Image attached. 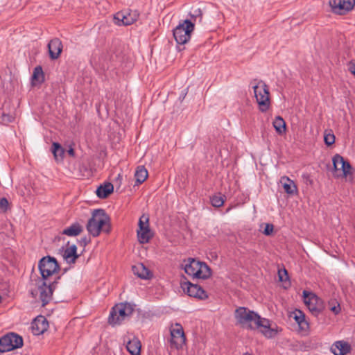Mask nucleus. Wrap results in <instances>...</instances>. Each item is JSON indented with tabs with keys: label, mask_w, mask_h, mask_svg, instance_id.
Masks as SVG:
<instances>
[{
	"label": "nucleus",
	"mask_w": 355,
	"mask_h": 355,
	"mask_svg": "<svg viewBox=\"0 0 355 355\" xmlns=\"http://www.w3.org/2000/svg\"><path fill=\"white\" fill-rule=\"evenodd\" d=\"M304 302L309 311L315 315H318L323 309L322 300L315 294L304 291Z\"/></svg>",
	"instance_id": "obj_11"
},
{
	"label": "nucleus",
	"mask_w": 355,
	"mask_h": 355,
	"mask_svg": "<svg viewBox=\"0 0 355 355\" xmlns=\"http://www.w3.org/2000/svg\"><path fill=\"white\" fill-rule=\"evenodd\" d=\"M49 56L52 60L57 59L62 50V44L58 38L51 40L48 44Z\"/></svg>",
	"instance_id": "obj_19"
},
{
	"label": "nucleus",
	"mask_w": 355,
	"mask_h": 355,
	"mask_svg": "<svg viewBox=\"0 0 355 355\" xmlns=\"http://www.w3.org/2000/svg\"><path fill=\"white\" fill-rule=\"evenodd\" d=\"M82 232L83 227L78 223H75L65 228L62 231V234L69 236H76L79 235Z\"/></svg>",
	"instance_id": "obj_26"
},
{
	"label": "nucleus",
	"mask_w": 355,
	"mask_h": 355,
	"mask_svg": "<svg viewBox=\"0 0 355 355\" xmlns=\"http://www.w3.org/2000/svg\"><path fill=\"white\" fill-rule=\"evenodd\" d=\"M258 329L259 331L267 338H275L279 330L277 327H272L270 321L266 318L259 316L254 325V329Z\"/></svg>",
	"instance_id": "obj_12"
},
{
	"label": "nucleus",
	"mask_w": 355,
	"mask_h": 355,
	"mask_svg": "<svg viewBox=\"0 0 355 355\" xmlns=\"http://www.w3.org/2000/svg\"><path fill=\"white\" fill-rule=\"evenodd\" d=\"M122 181V175L121 173H119L117 177L116 178L115 182L119 184V186L121 185Z\"/></svg>",
	"instance_id": "obj_39"
},
{
	"label": "nucleus",
	"mask_w": 355,
	"mask_h": 355,
	"mask_svg": "<svg viewBox=\"0 0 355 355\" xmlns=\"http://www.w3.org/2000/svg\"><path fill=\"white\" fill-rule=\"evenodd\" d=\"M138 18L139 14L137 11H121L114 15V20L119 26H129L135 22Z\"/></svg>",
	"instance_id": "obj_15"
},
{
	"label": "nucleus",
	"mask_w": 355,
	"mask_h": 355,
	"mask_svg": "<svg viewBox=\"0 0 355 355\" xmlns=\"http://www.w3.org/2000/svg\"><path fill=\"white\" fill-rule=\"evenodd\" d=\"M278 275L279 281L281 282L285 281L288 278V273L286 269L279 270Z\"/></svg>",
	"instance_id": "obj_38"
},
{
	"label": "nucleus",
	"mask_w": 355,
	"mask_h": 355,
	"mask_svg": "<svg viewBox=\"0 0 355 355\" xmlns=\"http://www.w3.org/2000/svg\"><path fill=\"white\" fill-rule=\"evenodd\" d=\"M138 225L137 234L139 242L142 244L148 243L153 236L150 229L148 216L143 214L139 218Z\"/></svg>",
	"instance_id": "obj_9"
},
{
	"label": "nucleus",
	"mask_w": 355,
	"mask_h": 355,
	"mask_svg": "<svg viewBox=\"0 0 355 355\" xmlns=\"http://www.w3.org/2000/svg\"><path fill=\"white\" fill-rule=\"evenodd\" d=\"M135 310V306L130 303H120L112 307L108 318V322L113 325L121 324L128 319Z\"/></svg>",
	"instance_id": "obj_4"
},
{
	"label": "nucleus",
	"mask_w": 355,
	"mask_h": 355,
	"mask_svg": "<svg viewBox=\"0 0 355 355\" xmlns=\"http://www.w3.org/2000/svg\"><path fill=\"white\" fill-rule=\"evenodd\" d=\"M126 349L131 355H140L141 343L137 338L129 340L126 344Z\"/></svg>",
	"instance_id": "obj_21"
},
{
	"label": "nucleus",
	"mask_w": 355,
	"mask_h": 355,
	"mask_svg": "<svg viewBox=\"0 0 355 355\" xmlns=\"http://www.w3.org/2000/svg\"><path fill=\"white\" fill-rule=\"evenodd\" d=\"M332 162L334 168V176L338 178H346L351 173L352 166L350 164L345 160L341 155L338 154L334 155Z\"/></svg>",
	"instance_id": "obj_10"
},
{
	"label": "nucleus",
	"mask_w": 355,
	"mask_h": 355,
	"mask_svg": "<svg viewBox=\"0 0 355 355\" xmlns=\"http://www.w3.org/2000/svg\"><path fill=\"white\" fill-rule=\"evenodd\" d=\"M281 183L283 185L284 189L288 194H294L297 193V187L294 182L287 177H282Z\"/></svg>",
	"instance_id": "obj_25"
},
{
	"label": "nucleus",
	"mask_w": 355,
	"mask_h": 355,
	"mask_svg": "<svg viewBox=\"0 0 355 355\" xmlns=\"http://www.w3.org/2000/svg\"><path fill=\"white\" fill-rule=\"evenodd\" d=\"M328 305L329 307V309L335 314L337 315L340 312V304L334 300H331L329 301Z\"/></svg>",
	"instance_id": "obj_32"
},
{
	"label": "nucleus",
	"mask_w": 355,
	"mask_h": 355,
	"mask_svg": "<svg viewBox=\"0 0 355 355\" xmlns=\"http://www.w3.org/2000/svg\"><path fill=\"white\" fill-rule=\"evenodd\" d=\"M110 218L102 209H95L87 224V230L94 237L98 236L101 232L108 233L110 230Z\"/></svg>",
	"instance_id": "obj_2"
},
{
	"label": "nucleus",
	"mask_w": 355,
	"mask_h": 355,
	"mask_svg": "<svg viewBox=\"0 0 355 355\" xmlns=\"http://www.w3.org/2000/svg\"><path fill=\"white\" fill-rule=\"evenodd\" d=\"M171 343L175 349L182 347L186 341L185 335L181 324L176 323L171 329Z\"/></svg>",
	"instance_id": "obj_14"
},
{
	"label": "nucleus",
	"mask_w": 355,
	"mask_h": 355,
	"mask_svg": "<svg viewBox=\"0 0 355 355\" xmlns=\"http://www.w3.org/2000/svg\"><path fill=\"white\" fill-rule=\"evenodd\" d=\"M14 120V117L10 114H2L1 116V122L3 123H8L12 122Z\"/></svg>",
	"instance_id": "obj_36"
},
{
	"label": "nucleus",
	"mask_w": 355,
	"mask_h": 355,
	"mask_svg": "<svg viewBox=\"0 0 355 355\" xmlns=\"http://www.w3.org/2000/svg\"><path fill=\"white\" fill-rule=\"evenodd\" d=\"M251 85L254 90V97L259 105V110L266 112L270 107V100L268 85L263 80H254Z\"/></svg>",
	"instance_id": "obj_3"
},
{
	"label": "nucleus",
	"mask_w": 355,
	"mask_h": 355,
	"mask_svg": "<svg viewBox=\"0 0 355 355\" xmlns=\"http://www.w3.org/2000/svg\"><path fill=\"white\" fill-rule=\"evenodd\" d=\"M330 350L334 355H346L351 352L352 347L346 341L338 340L333 343Z\"/></svg>",
	"instance_id": "obj_18"
},
{
	"label": "nucleus",
	"mask_w": 355,
	"mask_h": 355,
	"mask_svg": "<svg viewBox=\"0 0 355 355\" xmlns=\"http://www.w3.org/2000/svg\"><path fill=\"white\" fill-rule=\"evenodd\" d=\"M135 177L137 184H140L148 178V171L144 166H139L135 171Z\"/></svg>",
	"instance_id": "obj_28"
},
{
	"label": "nucleus",
	"mask_w": 355,
	"mask_h": 355,
	"mask_svg": "<svg viewBox=\"0 0 355 355\" xmlns=\"http://www.w3.org/2000/svg\"><path fill=\"white\" fill-rule=\"evenodd\" d=\"M243 355H252V354H250V353L246 352V353H244Z\"/></svg>",
	"instance_id": "obj_42"
},
{
	"label": "nucleus",
	"mask_w": 355,
	"mask_h": 355,
	"mask_svg": "<svg viewBox=\"0 0 355 355\" xmlns=\"http://www.w3.org/2000/svg\"><path fill=\"white\" fill-rule=\"evenodd\" d=\"M81 243H83V244L85 245L87 243V240L86 238H84L81 240Z\"/></svg>",
	"instance_id": "obj_41"
},
{
	"label": "nucleus",
	"mask_w": 355,
	"mask_h": 355,
	"mask_svg": "<svg viewBox=\"0 0 355 355\" xmlns=\"http://www.w3.org/2000/svg\"><path fill=\"white\" fill-rule=\"evenodd\" d=\"M49 323L46 319L42 316L39 315L31 323V330L34 335L40 336L47 330Z\"/></svg>",
	"instance_id": "obj_17"
},
{
	"label": "nucleus",
	"mask_w": 355,
	"mask_h": 355,
	"mask_svg": "<svg viewBox=\"0 0 355 355\" xmlns=\"http://www.w3.org/2000/svg\"><path fill=\"white\" fill-rule=\"evenodd\" d=\"M193 31V25L187 21H182L173 30V36L178 44H184L189 41Z\"/></svg>",
	"instance_id": "obj_8"
},
{
	"label": "nucleus",
	"mask_w": 355,
	"mask_h": 355,
	"mask_svg": "<svg viewBox=\"0 0 355 355\" xmlns=\"http://www.w3.org/2000/svg\"><path fill=\"white\" fill-rule=\"evenodd\" d=\"M132 270L135 275L143 279H148L152 276L150 271L141 263L133 266Z\"/></svg>",
	"instance_id": "obj_20"
},
{
	"label": "nucleus",
	"mask_w": 355,
	"mask_h": 355,
	"mask_svg": "<svg viewBox=\"0 0 355 355\" xmlns=\"http://www.w3.org/2000/svg\"><path fill=\"white\" fill-rule=\"evenodd\" d=\"M329 3L334 13L345 15L353 9L355 0H330Z\"/></svg>",
	"instance_id": "obj_13"
},
{
	"label": "nucleus",
	"mask_w": 355,
	"mask_h": 355,
	"mask_svg": "<svg viewBox=\"0 0 355 355\" xmlns=\"http://www.w3.org/2000/svg\"><path fill=\"white\" fill-rule=\"evenodd\" d=\"M9 209V202L7 198H0V211L3 213L6 212Z\"/></svg>",
	"instance_id": "obj_34"
},
{
	"label": "nucleus",
	"mask_w": 355,
	"mask_h": 355,
	"mask_svg": "<svg viewBox=\"0 0 355 355\" xmlns=\"http://www.w3.org/2000/svg\"><path fill=\"white\" fill-rule=\"evenodd\" d=\"M184 269L188 275L198 279H207L211 274L210 268L205 263L194 259H189L184 264Z\"/></svg>",
	"instance_id": "obj_5"
},
{
	"label": "nucleus",
	"mask_w": 355,
	"mask_h": 355,
	"mask_svg": "<svg viewBox=\"0 0 355 355\" xmlns=\"http://www.w3.org/2000/svg\"><path fill=\"white\" fill-rule=\"evenodd\" d=\"M32 80L38 83H41L44 81V73L42 67L37 66L34 69Z\"/></svg>",
	"instance_id": "obj_31"
},
{
	"label": "nucleus",
	"mask_w": 355,
	"mask_h": 355,
	"mask_svg": "<svg viewBox=\"0 0 355 355\" xmlns=\"http://www.w3.org/2000/svg\"><path fill=\"white\" fill-rule=\"evenodd\" d=\"M38 268L42 278L31 279V284L35 286V288L31 289V293L34 297L38 296L42 305L45 306L51 300L57 283L56 281H49L48 278L58 272L59 266L55 258L48 256L40 259Z\"/></svg>",
	"instance_id": "obj_1"
},
{
	"label": "nucleus",
	"mask_w": 355,
	"mask_h": 355,
	"mask_svg": "<svg viewBox=\"0 0 355 355\" xmlns=\"http://www.w3.org/2000/svg\"><path fill=\"white\" fill-rule=\"evenodd\" d=\"M23 346V338L15 333H9L0 338V352L4 353Z\"/></svg>",
	"instance_id": "obj_7"
},
{
	"label": "nucleus",
	"mask_w": 355,
	"mask_h": 355,
	"mask_svg": "<svg viewBox=\"0 0 355 355\" xmlns=\"http://www.w3.org/2000/svg\"><path fill=\"white\" fill-rule=\"evenodd\" d=\"M52 153L56 159H62L64 153V148L57 142L53 143Z\"/></svg>",
	"instance_id": "obj_30"
},
{
	"label": "nucleus",
	"mask_w": 355,
	"mask_h": 355,
	"mask_svg": "<svg viewBox=\"0 0 355 355\" xmlns=\"http://www.w3.org/2000/svg\"><path fill=\"white\" fill-rule=\"evenodd\" d=\"M211 203L215 207H220L224 204V199L221 196L215 195L211 198Z\"/></svg>",
	"instance_id": "obj_33"
},
{
	"label": "nucleus",
	"mask_w": 355,
	"mask_h": 355,
	"mask_svg": "<svg viewBox=\"0 0 355 355\" xmlns=\"http://www.w3.org/2000/svg\"><path fill=\"white\" fill-rule=\"evenodd\" d=\"M293 318L302 330L306 331L309 329V324L306 321L305 315L302 311L295 310L293 312Z\"/></svg>",
	"instance_id": "obj_24"
},
{
	"label": "nucleus",
	"mask_w": 355,
	"mask_h": 355,
	"mask_svg": "<svg viewBox=\"0 0 355 355\" xmlns=\"http://www.w3.org/2000/svg\"><path fill=\"white\" fill-rule=\"evenodd\" d=\"M182 288L188 295L200 300H205L208 297L206 292L196 284H192L189 282L182 284Z\"/></svg>",
	"instance_id": "obj_16"
},
{
	"label": "nucleus",
	"mask_w": 355,
	"mask_h": 355,
	"mask_svg": "<svg viewBox=\"0 0 355 355\" xmlns=\"http://www.w3.org/2000/svg\"><path fill=\"white\" fill-rule=\"evenodd\" d=\"M184 21L191 23L193 25V28L196 24H201L202 21V12L201 10L199 8L194 10L192 12H190L189 18Z\"/></svg>",
	"instance_id": "obj_27"
},
{
	"label": "nucleus",
	"mask_w": 355,
	"mask_h": 355,
	"mask_svg": "<svg viewBox=\"0 0 355 355\" xmlns=\"http://www.w3.org/2000/svg\"><path fill=\"white\" fill-rule=\"evenodd\" d=\"M67 153L71 157H74L75 156V151H74V150H73V148L72 147H70L69 148V150H67Z\"/></svg>",
	"instance_id": "obj_40"
},
{
	"label": "nucleus",
	"mask_w": 355,
	"mask_h": 355,
	"mask_svg": "<svg viewBox=\"0 0 355 355\" xmlns=\"http://www.w3.org/2000/svg\"><path fill=\"white\" fill-rule=\"evenodd\" d=\"M273 127L279 134H282L286 131V123L281 116H277L273 121Z\"/></svg>",
	"instance_id": "obj_29"
},
{
	"label": "nucleus",
	"mask_w": 355,
	"mask_h": 355,
	"mask_svg": "<svg viewBox=\"0 0 355 355\" xmlns=\"http://www.w3.org/2000/svg\"><path fill=\"white\" fill-rule=\"evenodd\" d=\"M259 316L256 312L243 306L236 309L234 313L237 324L248 329H254Z\"/></svg>",
	"instance_id": "obj_6"
},
{
	"label": "nucleus",
	"mask_w": 355,
	"mask_h": 355,
	"mask_svg": "<svg viewBox=\"0 0 355 355\" xmlns=\"http://www.w3.org/2000/svg\"><path fill=\"white\" fill-rule=\"evenodd\" d=\"M114 186L112 184L107 182L103 185H100L96 189V195L100 198H106L110 193L113 192Z\"/></svg>",
	"instance_id": "obj_22"
},
{
	"label": "nucleus",
	"mask_w": 355,
	"mask_h": 355,
	"mask_svg": "<svg viewBox=\"0 0 355 355\" xmlns=\"http://www.w3.org/2000/svg\"><path fill=\"white\" fill-rule=\"evenodd\" d=\"M77 248L76 245H72L67 247L64 251L63 258L67 263H74L76 259L78 257L77 254Z\"/></svg>",
	"instance_id": "obj_23"
},
{
	"label": "nucleus",
	"mask_w": 355,
	"mask_h": 355,
	"mask_svg": "<svg viewBox=\"0 0 355 355\" xmlns=\"http://www.w3.org/2000/svg\"><path fill=\"white\" fill-rule=\"evenodd\" d=\"M324 140L326 145L331 146L335 142V136L331 133L324 134Z\"/></svg>",
	"instance_id": "obj_35"
},
{
	"label": "nucleus",
	"mask_w": 355,
	"mask_h": 355,
	"mask_svg": "<svg viewBox=\"0 0 355 355\" xmlns=\"http://www.w3.org/2000/svg\"><path fill=\"white\" fill-rule=\"evenodd\" d=\"M273 230H274L273 225L270 224V223H267L266 225L263 233H264V234H266L267 236L270 235L272 233Z\"/></svg>",
	"instance_id": "obj_37"
}]
</instances>
